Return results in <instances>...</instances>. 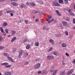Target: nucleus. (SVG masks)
I'll return each mask as SVG.
<instances>
[{
	"instance_id": "8fccbe9b",
	"label": "nucleus",
	"mask_w": 75,
	"mask_h": 75,
	"mask_svg": "<svg viewBox=\"0 0 75 75\" xmlns=\"http://www.w3.org/2000/svg\"><path fill=\"white\" fill-rule=\"evenodd\" d=\"M46 27H44L42 29L43 30H46Z\"/></svg>"
},
{
	"instance_id": "58836bf2",
	"label": "nucleus",
	"mask_w": 75,
	"mask_h": 75,
	"mask_svg": "<svg viewBox=\"0 0 75 75\" xmlns=\"http://www.w3.org/2000/svg\"><path fill=\"white\" fill-rule=\"evenodd\" d=\"M25 24H28V21L27 20H25Z\"/></svg>"
},
{
	"instance_id": "393cba45",
	"label": "nucleus",
	"mask_w": 75,
	"mask_h": 75,
	"mask_svg": "<svg viewBox=\"0 0 75 75\" xmlns=\"http://www.w3.org/2000/svg\"><path fill=\"white\" fill-rule=\"evenodd\" d=\"M62 46L63 47H65L66 46H67V45L65 43H63L62 45Z\"/></svg>"
},
{
	"instance_id": "49530a36",
	"label": "nucleus",
	"mask_w": 75,
	"mask_h": 75,
	"mask_svg": "<svg viewBox=\"0 0 75 75\" xmlns=\"http://www.w3.org/2000/svg\"><path fill=\"white\" fill-rule=\"evenodd\" d=\"M73 62L74 64V65H75V59H74L73 61Z\"/></svg>"
},
{
	"instance_id": "3c124183",
	"label": "nucleus",
	"mask_w": 75,
	"mask_h": 75,
	"mask_svg": "<svg viewBox=\"0 0 75 75\" xmlns=\"http://www.w3.org/2000/svg\"><path fill=\"white\" fill-rule=\"evenodd\" d=\"M65 55H67V56L68 57H69V54L67 53H66L65 54Z\"/></svg>"
},
{
	"instance_id": "6ab92c4d",
	"label": "nucleus",
	"mask_w": 75,
	"mask_h": 75,
	"mask_svg": "<svg viewBox=\"0 0 75 75\" xmlns=\"http://www.w3.org/2000/svg\"><path fill=\"white\" fill-rule=\"evenodd\" d=\"M4 55L5 56V57H6V58H7L9 56V54L6 53H4Z\"/></svg>"
},
{
	"instance_id": "6e6d98bb",
	"label": "nucleus",
	"mask_w": 75,
	"mask_h": 75,
	"mask_svg": "<svg viewBox=\"0 0 75 75\" xmlns=\"http://www.w3.org/2000/svg\"><path fill=\"white\" fill-rule=\"evenodd\" d=\"M5 0H0V2H2V1H4Z\"/></svg>"
},
{
	"instance_id": "5fc2aeb1",
	"label": "nucleus",
	"mask_w": 75,
	"mask_h": 75,
	"mask_svg": "<svg viewBox=\"0 0 75 75\" xmlns=\"http://www.w3.org/2000/svg\"><path fill=\"white\" fill-rule=\"evenodd\" d=\"M48 21V23H50L51 22H52L51 20L50 21L48 20V21Z\"/></svg>"
},
{
	"instance_id": "7c9ffc66",
	"label": "nucleus",
	"mask_w": 75,
	"mask_h": 75,
	"mask_svg": "<svg viewBox=\"0 0 75 75\" xmlns=\"http://www.w3.org/2000/svg\"><path fill=\"white\" fill-rule=\"evenodd\" d=\"M30 45H28L26 47V49H27V50H28V49H29V48H30Z\"/></svg>"
},
{
	"instance_id": "4c0bfd02",
	"label": "nucleus",
	"mask_w": 75,
	"mask_h": 75,
	"mask_svg": "<svg viewBox=\"0 0 75 75\" xmlns=\"http://www.w3.org/2000/svg\"><path fill=\"white\" fill-rule=\"evenodd\" d=\"M27 40H28V39H27V38H26L25 40H24L23 42H26L27 41Z\"/></svg>"
},
{
	"instance_id": "4be33fe9",
	"label": "nucleus",
	"mask_w": 75,
	"mask_h": 75,
	"mask_svg": "<svg viewBox=\"0 0 75 75\" xmlns=\"http://www.w3.org/2000/svg\"><path fill=\"white\" fill-rule=\"evenodd\" d=\"M35 45L37 47H38V46H39V43L38 42H36L35 43Z\"/></svg>"
},
{
	"instance_id": "c03bdc74",
	"label": "nucleus",
	"mask_w": 75,
	"mask_h": 75,
	"mask_svg": "<svg viewBox=\"0 0 75 75\" xmlns=\"http://www.w3.org/2000/svg\"><path fill=\"white\" fill-rule=\"evenodd\" d=\"M51 58V56H48L47 57V59H50Z\"/></svg>"
},
{
	"instance_id": "b1692460",
	"label": "nucleus",
	"mask_w": 75,
	"mask_h": 75,
	"mask_svg": "<svg viewBox=\"0 0 75 75\" xmlns=\"http://www.w3.org/2000/svg\"><path fill=\"white\" fill-rule=\"evenodd\" d=\"M47 73V71L46 70H45L43 71L42 72V74H46Z\"/></svg>"
},
{
	"instance_id": "338daca9",
	"label": "nucleus",
	"mask_w": 75,
	"mask_h": 75,
	"mask_svg": "<svg viewBox=\"0 0 75 75\" xmlns=\"http://www.w3.org/2000/svg\"><path fill=\"white\" fill-rule=\"evenodd\" d=\"M33 18H34V19L35 18V16H33Z\"/></svg>"
},
{
	"instance_id": "dca6fc26",
	"label": "nucleus",
	"mask_w": 75,
	"mask_h": 75,
	"mask_svg": "<svg viewBox=\"0 0 75 75\" xmlns=\"http://www.w3.org/2000/svg\"><path fill=\"white\" fill-rule=\"evenodd\" d=\"M16 39H17V37H16L13 38L12 39L11 42H12L14 41H15Z\"/></svg>"
},
{
	"instance_id": "412c9836",
	"label": "nucleus",
	"mask_w": 75,
	"mask_h": 75,
	"mask_svg": "<svg viewBox=\"0 0 75 75\" xmlns=\"http://www.w3.org/2000/svg\"><path fill=\"white\" fill-rule=\"evenodd\" d=\"M29 5H30V6H35V4L33 2L30 3Z\"/></svg>"
},
{
	"instance_id": "ddd939ff",
	"label": "nucleus",
	"mask_w": 75,
	"mask_h": 75,
	"mask_svg": "<svg viewBox=\"0 0 75 75\" xmlns=\"http://www.w3.org/2000/svg\"><path fill=\"white\" fill-rule=\"evenodd\" d=\"M49 42H51L52 45H54V40H53L52 39H50Z\"/></svg>"
},
{
	"instance_id": "aec40b11",
	"label": "nucleus",
	"mask_w": 75,
	"mask_h": 75,
	"mask_svg": "<svg viewBox=\"0 0 75 75\" xmlns=\"http://www.w3.org/2000/svg\"><path fill=\"white\" fill-rule=\"evenodd\" d=\"M56 12L58 16H61V15L59 13V12L57 10H56Z\"/></svg>"
},
{
	"instance_id": "7ed1b4c3",
	"label": "nucleus",
	"mask_w": 75,
	"mask_h": 75,
	"mask_svg": "<svg viewBox=\"0 0 75 75\" xmlns=\"http://www.w3.org/2000/svg\"><path fill=\"white\" fill-rule=\"evenodd\" d=\"M23 50H21L19 51V58H21V57L23 54Z\"/></svg>"
},
{
	"instance_id": "9d476101",
	"label": "nucleus",
	"mask_w": 75,
	"mask_h": 75,
	"mask_svg": "<svg viewBox=\"0 0 75 75\" xmlns=\"http://www.w3.org/2000/svg\"><path fill=\"white\" fill-rule=\"evenodd\" d=\"M11 4H12V5H13L14 6H18V4L13 2H12L11 3Z\"/></svg>"
},
{
	"instance_id": "72a5a7b5",
	"label": "nucleus",
	"mask_w": 75,
	"mask_h": 75,
	"mask_svg": "<svg viewBox=\"0 0 75 75\" xmlns=\"http://www.w3.org/2000/svg\"><path fill=\"white\" fill-rule=\"evenodd\" d=\"M5 68H10V67H11V65H6V66H5Z\"/></svg>"
},
{
	"instance_id": "20e7f679",
	"label": "nucleus",
	"mask_w": 75,
	"mask_h": 75,
	"mask_svg": "<svg viewBox=\"0 0 75 75\" xmlns=\"http://www.w3.org/2000/svg\"><path fill=\"white\" fill-rule=\"evenodd\" d=\"M11 73L9 71H7L4 73L3 75H11Z\"/></svg>"
},
{
	"instance_id": "9b49d317",
	"label": "nucleus",
	"mask_w": 75,
	"mask_h": 75,
	"mask_svg": "<svg viewBox=\"0 0 75 75\" xmlns=\"http://www.w3.org/2000/svg\"><path fill=\"white\" fill-rule=\"evenodd\" d=\"M6 12L7 13H15V11L14 10H11L10 11H7Z\"/></svg>"
},
{
	"instance_id": "0e129e2a",
	"label": "nucleus",
	"mask_w": 75,
	"mask_h": 75,
	"mask_svg": "<svg viewBox=\"0 0 75 75\" xmlns=\"http://www.w3.org/2000/svg\"><path fill=\"white\" fill-rule=\"evenodd\" d=\"M54 19H52L51 20V21H54Z\"/></svg>"
},
{
	"instance_id": "680f3d73",
	"label": "nucleus",
	"mask_w": 75,
	"mask_h": 75,
	"mask_svg": "<svg viewBox=\"0 0 75 75\" xmlns=\"http://www.w3.org/2000/svg\"><path fill=\"white\" fill-rule=\"evenodd\" d=\"M46 30H49V28H46Z\"/></svg>"
},
{
	"instance_id": "052dcab7",
	"label": "nucleus",
	"mask_w": 75,
	"mask_h": 75,
	"mask_svg": "<svg viewBox=\"0 0 75 75\" xmlns=\"http://www.w3.org/2000/svg\"><path fill=\"white\" fill-rule=\"evenodd\" d=\"M41 71H40L38 72V74H41Z\"/></svg>"
},
{
	"instance_id": "603ef678",
	"label": "nucleus",
	"mask_w": 75,
	"mask_h": 75,
	"mask_svg": "<svg viewBox=\"0 0 75 75\" xmlns=\"http://www.w3.org/2000/svg\"><path fill=\"white\" fill-rule=\"evenodd\" d=\"M10 16H13V13H10Z\"/></svg>"
},
{
	"instance_id": "774afa93",
	"label": "nucleus",
	"mask_w": 75,
	"mask_h": 75,
	"mask_svg": "<svg viewBox=\"0 0 75 75\" xmlns=\"http://www.w3.org/2000/svg\"><path fill=\"white\" fill-rule=\"evenodd\" d=\"M26 55H28V53H26Z\"/></svg>"
},
{
	"instance_id": "1a4fd4ad",
	"label": "nucleus",
	"mask_w": 75,
	"mask_h": 75,
	"mask_svg": "<svg viewBox=\"0 0 75 75\" xmlns=\"http://www.w3.org/2000/svg\"><path fill=\"white\" fill-rule=\"evenodd\" d=\"M7 25H8V23H7L6 22H4L2 24V27H6Z\"/></svg>"
},
{
	"instance_id": "423d86ee",
	"label": "nucleus",
	"mask_w": 75,
	"mask_h": 75,
	"mask_svg": "<svg viewBox=\"0 0 75 75\" xmlns=\"http://www.w3.org/2000/svg\"><path fill=\"white\" fill-rule=\"evenodd\" d=\"M74 72V69H71L69 70L67 73V75H71Z\"/></svg>"
},
{
	"instance_id": "e2e57ef3",
	"label": "nucleus",
	"mask_w": 75,
	"mask_h": 75,
	"mask_svg": "<svg viewBox=\"0 0 75 75\" xmlns=\"http://www.w3.org/2000/svg\"><path fill=\"white\" fill-rule=\"evenodd\" d=\"M40 14H41V15H42V14H43V13H42V12H41L40 13Z\"/></svg>"
},
{
	"instance_id": "a211bd4d",
	"label": "nucleus",
	"mask_w": 75,
	"mask_h": 75,
	"mask_svg": "<svg viewBox=\"0 0 75 75\" xmlns=\"http://www.w3.org/2000/svg\"><path fill=\"white\" fill-rule=\"evenodd\" d=\"M47 17L48 18V19H47V21H48V20H50L51 18H52V17H51V16L50 15H48L47 16Z\"/></svg>"
},
{
	"instance_id": "79ce46f5",
	"label": "nucleus",
	"mask_w": 75,
	"mask_h": 75,
	"mask_svg": "<svg viewBox=\"0 0 75 75\" xmlns=\"http://www.w3.org/2000/svg\"><path fill=\"white\" fill-rule=\"evenodd\" d=\"M64 1L66 4H68V0H64Z\"/></svg>"
},
{
	"instance_id": "864d4df0",
	"label": "nucleus",
	"mask_w": 75,
	"mask_h": 75,
	"mask_svg": "<svg viewBox=\"0 0 75 75\" xmlns=\"http://www.w3.org/2000/svg\"><path fill=\"white\" fill-rule=\"evenodd\" d=\"M29 4H29V3L28 2H26V5H27V6H28Z\"/></svg>"
},
{
	"instance_id": "de8ad7c7",
	"label": "nucleus",
	"mask_w": 75,
	"mask_h": 75,
	"mask_svg": "<svg viewBox=\"0 0 75 75\" xmlns=\"http://www.w3.org/2000/svg\"><path fill=\"white\" fill-rule=\"evenodd\" d=\"M50 58H51V59H54V56H51Z\"/></svg>"
},
{
	"instance_id": "c85d7f7f",
	"label": "nucleus",
	"mask_w": 75,
	"mask_h": 75,
	"mask_svg": "<svg viewBox=\"0 0 75 75\" xmlns=\"http://www.w3.org/2000/svg\"><path fill=\"white\" fill-rule=\"evenodd\" d=\"M40 12L38 11H34V13L35 14H37V13H39Z\"/></svg>"
},
{
	"instance_id": "6e6552de",
	"label": "nucleus",
	"mask_w": 75,
	"mask_h": 75,
	"mask_svg": "<svg viewBox=\"0 0 75 75\" xmlns=\"http://www.w3.org/2000/svg\"><path fill=\"white\" fill-rule=\"evenodd\" d=\"M62 23L64 26H68V23L67 22L64 21H62Z\"/></svg>"
},
{
	"instance_id": "f257e3e1",
	"label": "nucleus",
	"mask_w": 75,
	"mask_h": 75,
	"mask_svg": "<svg viewBox=\"0 0 75 75\" xmlns=\"http://www.w3.org/2000/svg\"><path fill=\"white\" fill-rule=\"evenodd\" d=\"M40 63H37L34 65V67L35 69H38L40 67Z\"/></svg>"
},
{
	"instance_id": "bb28decb",
	"label": "nucleus",
	"mask_w": 75,
	"mask_h": 75,
	"mask_svg": "<svg viewBox=\"0 0 75 75\" xmlns=\"http://www.w3.org/2000/svg\"><path fill=\"white\" fill-rule=\"evenodd\" d=\"M20 6L21 8H24L25 7V6L24 5V4H22Z\"/></svg>"
},
{
	"instance_id": "cd10ccee",
	"label": "nucleus",
	"mask_w": 75,
	"mask_h": 75,
	"mask_svg": "<svg viewBox=\"0 0 75 75\" xmlns=\"http://www.w3.org/2000/svg\"><path fill=\"white\" fill-rule=\"evenodd\" d=\"M11 34L12 35H14L16 33V31H13V30H11Z\"/></svg>"
},
{
	"instance_id": "bf43d9fd",
	"label": "nucleus",
	"mask_w": 75,
	"mask_h": 75,
	"mask_svg": "<svg viewBox=\"0 0 75 75\" xmlns=\"http://www.w3.org/2000/svg\"><path fill=\"white\" fill-rule=\"evenodd\" d=\"M2 14V12L0 11V16H1Z\"/></svg>"
},
{
	"instance_id": "37998d69",
	"label": "nucleus",
	"mask_w": 75,
	"mask_h": 75,
	"mask_svg": "<svg viewBox=\"0 0 75 75\" xmlns=\"http://www.w3.org/2000/svg\"><path fill=\"white\" fill-rule=\"evenodd\" d=\"M39 3H40V4H43V2H42V1H39Z\"/></svg>"
},
{
	"instance_id": "5701e85b",
	"label": "nucleus",
	"mask_w": 75,
	"mask_h": 75,
	"mask_svg": "<svg viewBox=\"0 0 75 75\" xmlns=\"http://www.w3.org/2000/svg\"><path fill=\"white\" fill-rule=\"evenodd\" d=\"M59 4H63V0H59Z\"/></svg>"
},
{
	"instance_id": "4d7b16f0",
	"label": "nucleus",
	"mask_w": 75,
	"mask_h": 75,
	"mask_svg": "<svg viewBox=\"0 0 75 75\" xmlns=\"http://www.w3.org/2000/svg\"><path fill=\"white\" fill-rule=\"evenodd\" d=\"M50 72H54V70H50Z\"/></svg>"
},
{
	"instance_id": "09e8293b",
	"label": "nucleus",
	"mask_w": 75,
	"mask_h": 75,
	"mask_svg": "<svg viewBox=\"0 0 75 75\" xmlns=\"http://www.w3.org/2000/svg\"><path fill=\"white\" fill-rule=\"evenodd\" d=\"M39 21V19H37L35 20V22H37V21Z\"/></svg>"
},
{
	"instance_id": "f8f14e48",
	"label": "nucleus",
	"mask_w": 75,
	"mask_h": 75,
	"mask_svg": "<svg viewBox=\"0 0 75 75\" xmlns=\"http://www.w3.org/2000/svg\"><path fill=\"white\" fill-rule=\"evenodd\" d=\"M7 58L8 59V60L10 61H11V62H14V60H13V59L11 57H9V56Z\"/></svg>"
},
{
	"instance_id": "4468645a",
	"label": "nucleus",
	"mask_w": 75,
	"mask_h": 75,
	"mask_svg": "<svg viewBox=\"0 0 75 75\" xmlns=\"http://www.w3.org/2000/svg\"><path fill=\"white\" fill-rule=\"evenodd\" d=\"M57 72H58V70H55L54 71L53 74L52 75H56V74L57 73Z\"/></svg>"
},
{
	"instance_id": "e433bc0d",
	"label": "nucleus",
	"mask_w": 75,
	"mask_h": 75,
	"mask_svg": "<svg viewBox=\"0 0 75 75\" xmlns=\"http://www.w3.org/2000/svg\"><path fill=\"white\" fill-rule=\"evenodd\" d=\"M8 29H6L5 30V31L6 32V33H8Z\"/></svg>"
},
{
	"instance_id": "a878e982",
	"label": "nucleus",
	"mask_w": 75,
	"mask_h": 75,
	"mask_svg": "<svg viewBox=\"0 0 75 75\" xmlns=\"http://www.w3.org/2000/svg\"><path fill=\"white\" fill-rule=\"evenodd\" d=\"M55 35L56 36V37H60V36L61 35L60 34L57 33Z\"/></svg>"
},
{
	"instance_id": "ea45409f",
	"label": "nucleus",
	"mask_w": 75,
	"mask_h": 75,
	"mask_svg": "<svg viewBox=\"0 0 75 75\" xmlns=\"http://www.w3.org/2000/svg\"><path fill=\"white\" fill-rule=\"evenodd\" d=\"M3 40V38L0 36V42H1Z\"/></svg>"
},
{
	"instance_id": "69168bd1",
	"label": "nucleus",
	"mask_w": 75,
	"mask_h": 75,
	"mask_svg": "<svg viewBox=\"0 0 75 75\" xmlns=\"http://www.w3.org/2000/svg\"><path fill=\"white\" fill-rule=\"evenodd\" d=\"M73 28L74 29V30H75V26L73 27Z\"/></svg>"
},
{
	"instance_id": "f704fd0d",
	"label": "nucleus",
	"mask_w": 75,
	"mask_h": 75,
	"mask_svg": "<svg viewBox=\"0 0 75 75\" xmlns=\"http://www.w3.org/2000/svg\"><path fill=\"white\" fill-rule=\"evenodd\" d=\"M28 62H24V65H27L28 64Z\"/></svg>"
},
{
	"instance_id": "2eb2a0df",
	"label": "nucleus",
	"mask_w": 75,
	"mask_h": 75,
	"mask_svg": "<svg viewBox=\"0 0 75 75\" xmlns=\"http://www.w3.org/2000/svg\"><path fill=\"white\" fill-rule=\"evenodd\" d=\"M53 54L54 55H56V56H58L59 55V53L57 52H53Z\"/></svg>"
},
{
	"instance_id": "2f4dec72",
	"label": "nucleus",
	"mask_w": 75,
	"mask_h": 75,
	"mask_svg": "<svg viewBox=\"0 0 75 75\" xmlns=\"http://www.w3.org/2000/svg\"><path fill=\"white\" fill-rule=\"evenodd\" d=\"M64 33L66 35H67V36L68 35V31H66L65 32H64Z\"/></svg>"
},
{
	"instance_id": "0eeeda50",
	"label": "nucleus",
	"mask_w": 75,
	"mask_h": 75,
	"mask_svg": "<svg viewBox=\"0 0 75 75\" xmlns=\"http://www.w3.org/2000/svg\"><path fill=\"white\" fill-rule=\"evenodd\" d=\"M1 31L2 33H3V35H5L6 34V32H4V31L3 30V28L2 27H0Z\"/></svg>"
},
{
	"instance_id": "13d9d810",
	"label": "nucleus",
	"mask_w": 75,
	"mask_h": 75,
	"mask_svg": "<svg viewBox=\"0 0 75 75\" xmlns=\"http://www.w3.org/2000/svg\"><path fill=\"white\" fill-rule=\"evenodd\" d=\"M18 0H12V1H17Z\"/></svg>"
},
{
	"instance_id": "39448f33",
	"label": "nucleus",
	"mask_w": 75,
	"mask_h": 75,
	"mask_svg": "<svg viewBox=\"0 0 75 75\" xmlns=\"http://www.w3.org/2000/svg\"><path fill=\"white\" fill-rule=\"evenodd\" d=\"M71 10H72L71 9H69L68 11L69 13V14H70V15H71V16H74V13L72 12Z\"/></svg>"
},
{
	"instance_id": "c9c22d12",
	"label": "nucleus",
	"mask_w": 75,
	"mask_h": 75,
	"mask_svg": "<svg viewBox=\"0 0 75 75\" xmlns=\"http://www.w3.org/2000/svg\"><path fill=\"white\" fill-rule=\"evenodd\" d=\"M66 21H69L70 19L68 18H66Z\"/></svg>"
},
{
	"instance_id": "f3484780",
	"label": "nucleus",
	"mask_w": 75,
	"mask_h": 75,
	"mask_svg": "<svg viewBox=\"0 0 75 75\" xmlns=\"http://www.w3.org/2000/svg\"><path fill=\"white\" fill-rule=\"evenodd\" d=\"M1 65H4L6 67V65H8V63H6V62H5L1 64Z\"/></svg>"
},
{
	"instance_id": "a18cd8bd",
	"label": "nucleus",
	"mask_w": 75,
	"mask_h": 75,
	"mask_svg": "<svg viewBox=\"0 0 75 75\" xmlns=\"http://www.w3.org/2000/svg\"><path fill=\"white\" fill-rule=\"evenodd\" d=\"M73 24H75V19L74 18L73 20Z\"/></svg>"
},
{
	"instance_id": "f03ea898",
	"label": "nucleus",
	"mask_w": 75,
	"mask_h": 75,
	"mask_svg": "<svg viewBox=\"0 0 75 75\" xmlns=\"http://www.w3.org/2000/svg\"><path fill=\"white\" fill-rule=\"evenodd\" d=\"M52 5L53 6H57V7L60 6V5H59L58 3L57 2H53Z\"/></svg>"
},
{
	"instance_id": "473e14b6",
	"label": "nucleus",
	"mask_w": 75,
	"mask_h": 75,
	"mask_svg": "<svg viewBox=\"0 0 75 75\" xmlns=\"http://www.w3.org/2000/svg\"><path fill=\"white\" fill-rule=\"evenodd\" d=\"M65 72L64 71H62L61 72V75H65Z\"/></svg>"
},
{
	"instance_id": "a19ab883",
	"label": "nucleus",
	"mask_w": 75,
	"mask_h": 75,
	"mask_svg": "<svg viewBox=\"0 0 75 75\" xmlns=\"http://www.w3.org/2000/svg\"><path fill=\"white\" fill-rule=\"evenodd\" d=\"M4 47L0 46V50H2L3 49H4Z\"/></svg>"
},
{
	"instance_id": "c756f323",
	"label": "nucleus",
	"mask_w": 75,
	"mask_h": 75,
	"mask_svg": "<svg viewBox=\"0 0 75 75\" xmlns=\"http://www.w3.org/2000/svg\"><path fill=\"white\" fill-rule=\"evenodd\" d=\"M52 49H53V48H52V47H50L49 49V50L48 51V52H50V51L52 50Z\"/></svg>"
}]
</instances>
